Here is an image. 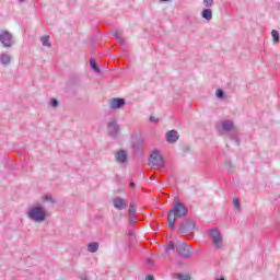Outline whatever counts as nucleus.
Segmentation results:
<instances>
[{"instance_id":"nucleus-5","label":"nucleus","mask_w":280,"mask_h":280,"mask_svg":"<svg viewBox=\"0 0 280 280\" xmlns=\"http://www.w3.org/2000/svg\"><path fill=\"white\" fill-rule=\"evenodd\" d=\"M209 235L217 248H222V235H220V232L218 230H210Z\"/></svg>"},{"instance_id":"nucleus-1","label":"nucleus","mask_w":280,"mask_h":280,"mask_svg":"<svg viewBox=\"0 0 280 280\" xmlns=\"http://www.w3.org/2000/svg\"><path fill=\"white\" fill-rule=\"evenodd\" d=\"M187 215V208L180 202H176L174 209L168 212L167 220L170 229H174L176 218H185Z\"/></svg>"},{"instance_id":"nucleus-9","label":"nucleus","mask_w":280,"mask_h":280,"mask_svg":"<svg viewBox=\"0 0 280 280\" xmlns=\"http://www.w3.org/2000/svg\"><path fill=\"white\" fill-rule=\"evenodd\" d=\"M166 141L168 143H176L178 141V131L171 130L166 133Z\"/></svg>"},{"instance_id":"nucleus-27","label":"nucleus","mask_w":280,"mask_h":280,"mask_svg":"<svg viewBox=\"0 0 280 280\" xmlns=\"http://www.w3.org/2000/svg\"><path fill=\"white\" fill-rule=\"evenodd\" d=\"M50 104H51V106L56 107V106H58V101H56V98H52L50 101Z\"/></svg>"},{"instance_id":"nucleus-13","label":"nucleus","mask_w":280,"mask_h":280,"mask_svg":"<svg viewBox=\"0 0 280 280\" xmlns=\"http://www.w3.org/2000/svg\"><path fill=\"white\" fill-rule=\"evenodd\" d=\"M221 126L223 130H225L226 132H230V130H233V121L231 120H224L223 122H221Z\"/></svg>"},{"instance_id":"nucleus-14","label":"nucleus","mask_w":280,"mask_h":280,"mask_svg":"<svg viewBox=\"0 0 280 280\" xmlns=\"http://www.w3.org/2000/svg\"><path fill=\"white\" fill-rule=\"evenodd\" d=\"M202 16L203 19H206L207 21H211V19H213V13L211 12V9H205L202 11Z\"/></svg>"},{"instance_id":"nucleus-7","label":"nucleus","mask_w":280,"mask_h":280,"mask_svg":"<svg viewBox=\"0 0 280 280\" xmlns=\"http://www.w3.org/2000/svg\"><path fill=\"white\" fill-rule=\"evenodd\" d=\"M125 105H126V100H124V98H112V100H109V106L113 110H115L117 108H121Z\"/></svg>"},{"instance_id":"nucleus-30","label":"nucleus","mask_w":280,"mask_h":280,"mask_svg":"<svg viewBox=\"0 0 280 280\" xmlns=\"http://www.w3.org/2000/svg\"><path fill=\"white\" fill-rule=\"evenodd\" d=\"M129 185H130V187H135V183H132V182Z\"/></svg>"},{"instance_id":"nucleus-21","label":"nucleus","mask_w":280,"mask_h":280,"mask_svg":"<svg viewBox=\"0 0 280 280\" xmlns=\"http://www.w3.org/2000/svg\"><path fill=\"white\" fill-rule=\"evenodd\" d=\"M232 202H233V207H235V209H240V199L234 198Z\"/></svg>"},{"instance_id":"nucleus-4","label":"nucleus","mask_w":280,"mask_h":280,"mask_svg":"<svg viewBox=\"0 0 280 280\" xmlns=\"http://www.w3.org/2000/svg\"><path fill=\"white\" fill-rule=\"evenodd\" d=\"M194 229H196L194 221H187L180 225L179 233L180 235H189V233H194Z\"/></svg>"},{"instance_id":"nucleus-28","label":"nucleus","mask_w":280,"mask_h":280,"mask_svg":"<svg viewBox=\"0 0 280 280\" xmlns=\"http://www.w3.org/2000/svg\"><path fill=\"white\" fill-rule=\"evenodd\" d=\"M44 199H45V200H51V196L46 195V196L44 197Z\"/></svg>"},{"instance_id":"nucleus-18","label":"nucleus","mask_w":280,"mask_h":280,"mask_svg":"<svg viewBox=\"0 0 280 280\" xmlns=\"http://www.w3.org/2000/svg\"><path fill=\"white\" fill-rule=\"evenodd\" d=\"M136 212H137V210L135 209V203H130V206H129V217L131 219H133Z\"/></svg>"},{"instance_id":"nucleus-15","label":"nucleus","mask_w":280,"mask_h":280,"mask_svg":"<svg viewBox=\"0 0 280 280\" xmlns=\"http://www.w3.org/2000/svg\"><path fill=\"white\" fill-rule=\"evenodd\" d=\"M10 60L11 58H10V55L8 54H2L0 56V62H2V65H10Z\"/></svg>"},{"instance_id":"nucleus-33","label":"nucleus","mask_w":280,"mask_h":280,"mask_svg":"<svg viewBox=\"0 0 280 280\" xmlns=\"http://www.w3.org/2000/svg\"><path fill=\"white\" fill-rule=\"evenodd\" d=\"M161 1H170V0H161Z\"/></svg>"},{"instance_id":"nucleus-11","label":"nucleus","mask_w":280,"mask_h":280,"mask_svg":"<svg viewBox=\"0 0 280 280\" xmlns=\"http://www.w3.org/2000/svg\"><path fill=\"white\" fill-rule=\"evenodd\" d=\"M108 132L112 135V137H115V135L119 132V126H117V122H112L108 125Z\"/></svg>"},{"instance_id":"nucleus-20","label":"nucleus","mask_w":280,"mask_h":280,"mask_svg":"<svg viewBox=\"0 0 280 280\" xmlns=\"http://www.w3.org/2000/svg\"><path fill=\"white\" fill-rule=\"evenodd\" d=\"M271 36H272L275 43H279V32L273 30L271 32Z\"/></svg>"},{"instance_id":"nucleus-22","label":"nucleus","mask_w":280,"mask_h":280,"mask_svg":"<svg viewBox=\"0 0 280 280\" xmlns=\"http://www.w3.org/2000/svg\"><path fill=\"white\" fill-rule=\"evenodd\" d=\"M203 3L206 8H211V5H213V0H203Z\"/></svg>"},{"instance_id":"nucleus-16","label":"nucleus","mask_w":280,"mask_h":280,"mask_svg":"<svg viewBox=\"0 0 280 280\" xmlns=\"http://www.w3.org/2000/svg\"><path fill=\"white\" fill-rule=\"evenodd\" d=\"M97 248H100V245L97 243H90L88 245V249L90 253H97Z\"/></svg>"},{"instance_id":"nucleus-32","label":"nucleus","mask_w":280,"mask_h":280,"mask_svg":"<svg viewBox=\"0 0 280 280\" xmlns=\"http://www.w3.org/2000/svg\"><path fill=\"white\" fill-rule=\"evenodd\" d=\"M24 0H20V3H23Z\"/></svg>"},{"instance_id":"nucleus-31","label":"nucleus","mask_w":280,"mask_h":280,"mask_svg":"<svg viewBox=\"0 0 280 280\" xmlns=\"http://www.w3.org/2000/svg\"><path fill=\"white\" fill-rule=\"evenodd\" d=\"M217 280H224V278H219V279H217Z\"/></svg>"},{"instance_id":"nucleus-12","label":"nucleus","mask_w":280,"mask_h":280,"mask_svg":"<svg viewBox=\"0 0 280 280\" xmlns=\"http://www.w3.org/2000/svg\"><path fill=\"white\" fill-rule=\"evenodd\" d=\"M128 159V155L126 154V151H118L116 154V161H118V163H126Z\"/></svg>"},{"instance_id":"nucleus-29","label":"nucleus","mask_w":280,"mask_h":280,"mask_svg":"<svg viewBox=\"0 0 280 280\" xmlns=\"http://www.w3.org/2000/svg\"><path fill=\"white\" fill-rule=\"evenodd\" d=\"M147 280H154V277L148 276V277H147Z\"/></svg>"},{"instance_id":"nucleus-19","label":"nucleus","mask_w":280,"mask_h":280,"mask_svg":"<svg viewBox=\"0 0 280 280\" xmlns=\"http://www.w3.org/2000/svg\"><path fill=\"white\" fill-rule=\"evenodd\" d=\"M90 65H91L92 69H94V71L100 73V68L97 67V62L95 61V59L90 60Z\"/></svg>"},{"instance_id":"nucleus-17","label":"nucleus","mask_w":280,"mask_h":280,"mask_svg":"<svg viewBox=\"0 0 280 280\" xmlns=\"http://www.w3.org/2000/svg\"><path fill=\"white\" fill-rule=\"evenodd\" d=\"M40 40L44 47H51V43H49V36H43Z\"/></svg>"},{"instance_id":"nucleus-26","label":"nucleus","mask_w":280,"mask_h":280,"mask_svg":"<svg viewBox=\"0 0 280 280\" xmlns=\"http://www.w3.org/2000/svg\"><path fill=\"white\" fill-rule=\"evenodd\" d=\"M217 96L224 97V92L222 90L217 91Z\"/></svg>"},{"instance_id":"nucleus-8","label":"nucleus","mask_w":280,"mask_h":280,"mask_svg":"<svg viewBox=\"0 0 280 280\" xmlns=\"http://www.w3.org/2000/svg\"><path fill=\"white\" fill-rule=\"evenodd\" d=\"M177 252L182 257H189V245L182 243L177 246Z\"/></svg>"},{"instance_id":"nucleus-3","label":"nucleus","mask_w":280,"mask_h":280,"mask_svg":"<svg viewBox=\"0 0 280 280\" xmlns=\"http://www.w3.org/2000/svg\"><path fill=\"white\" fill-rule=\"evenodd\" d=\"M28 218H31V220H34L35 222H43V220L47 218V213L43 208L34 207L30 210Z\"/></svg>"},{"instance_id":"nucleus-6","label":"nucleus","mask_w":280,"mask_h":280,"mask_svg":"<svg viewBox=\"0 0 280 280\" xmlns=\"http://www.w3.org/2000/svg\"><path fill=\"white\" fill-rule=\"evenodd\" d=\"M0 42L2 45H4V47H12V34H10L8 31H3L0 34Z\"/></svg>"},{"instance_id":"nucleus-10","label":"nucleus","mask_w":280,"mask_h":280,"mask_svg":"<svg viewBox=\"0 0 280 280\" xmlns=\"http://www.w3.org/2000/svg\"><path fill=\"white\" fill-rule=\"evenodd\" d=\"M114 207H115V209H119V210L126 209V207H128V202H126V200L117 197L114 199Z\"/></svg>"},{"instance_id":"nucleus-24","label":"nucleus","mask_w":280,"mask_h":280,"mask_svg":"<svg viewBox=\"0 0 280 280\" xmlns=\"http://www.w3.org/2000/svg\"><path fill=\"white\" fill-rule=\"evenodd\" d=\"M170 250H174V242H171L168 246L166 247V253Z\"/></svg>"},{"instance_id":"nucleus-23","label":"nucleus","mask_w":280,"mask_h":280,"mask_svg":"<svg viewBox=\"0 0 280 280\" xmlns=\"http://www.w3.org/2000/svg\"><path fill=\"white\" fill-rule=\"evenodd\" d=\"M177 279H179V280H189L191 278L189 276H187V275H178Z\"/></svg>"},{"instance_id":"nucleus-25","label":"nucleus","mask_w":280,"mask_h":280,"mask_svg":"<svg viewBox=\"0 0 280 280\" xmlns=\"http://www.w3.org/2000/svg\"><path fill=\"white\" fill-rule=\"evenodd\" d=\"M150 121H151L152 124H159V118H156V117H154V116H151V117H150Z\"/></svg>"},{"instance_id":"nucleus-2","label":"nucleus","mask_w":280,"mask_h":280,"mask_svg":"<svg viewBox=\"0 0 280 280\" xmlns=\"http://www.w3.org/2000/svg\"><path fill=\"white\" fill-rule=\"evenodd\" d=\"M149 165L153 167V170H161L164 165L163 156L159 151H153L149 159Z\"/></svg>"}]
</instances>
